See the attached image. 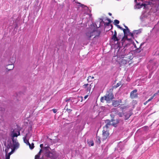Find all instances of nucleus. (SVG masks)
Returning a JSON list of instances; mask_svg holds the SVG:
<instances>
[{
	"instance_id": "nucleus-1",
	"label": "nucleus",
	"mask_w": 159,
	"mask_h": 159,
	"mask_svg": "<svg viewBox=\"0 0 159 159\" xmlns=\"http://www.w3.org/2000/svg\"><path fill=\"white\" fill-rule=\"evenodd\" d=\"M11 139L12 142V143L10 142L8 144L7 147V148L5 150L6 153H7L8 150L10 148H13L16 149L18 148L19 146V143L18 142L16 138L15 139L14 138H11Z\"/></svg>"
},
{
	"instance_id": "nucleus-2",
	"label": "nucleus",
	"mask_w": 159,
	"mask_h": 159,
	"mask_svg": "<svg viewBox=\"0 0 159 159\" xmlns=\"http://www.w3.org/2000/svg\"><path fill=\"white\" fill-rule=\"evenodd\" d=\"M101 33L100 31L97 30H95L92 32H88L86 34L87 39L90 40V38L93 36H94L93 38H96L99 37Z\"/></svg>"
},
{
	"instance_id": "nucleus-3",
	"label": "nucleus",
	"mask_w": 159,
	"mask_h": 159,
	"mask_svg": "<svg viewBox=\"0 0 159 159\" xmlns=\"http://www.w3.org/2000/svg\"><path fill=\"white\" fill-rule=\"evenodd\" d=\"M82 87L86 93L89 94L90 93L91 89H93L94 87V86L93 84L92 83L90 84H85Z\"/></svg>"
},
{
	"instance_id": "nucleus-4",
	"label": "nucleus",
	"mask_w": 159,
	"mask_h": 159,
	"mask_svg": "<svg viewBox=\"0 0 159 159\" xmlns=\"http://www.w3.org/2000/svg\"><path fill=\"white\" fill-rule=\"evenodd\" d=\"M112 89H110L107 91L106 95L104 96L105 100L108 102L114 98V95L112 93Z\"/></svg>"
},
{
	"instance_id": "nucleus-5",
	"label": "nucleus",
	"mask_w": 159,
	"mask_h": 159,
	"mask_svg": "<svg viewBox=\"0 0 159 159\" xmlns=\"http://www.w3.org/2000/svg\"><path fill=\"white\" fill-rule=\"evenodd\" d=\"M49 148H50L48 146L45 147L44 148V149L45 150V155L48 157L53 158L54 153L53 152H50L49 150Z\"/></svg>"
},
{
	"instance_id": "nucleus-6",
	"label": "nucleus",
	"mask_w": 159,
	"mask_h": 159,
	"mask_svg": "<svg viewBox=\"0 0 159 159\" xmlns=\"http://www.w3.org/2000/svg\"><path fill=\"white\" fill-rule=\"evenodd\" d=\"M109 131H107L105 130V129H103L102 130V141L106 140L109 137Z\"/></svg>"
},
{
	"instance_id": "nucleus-7",
	"label": "nucleus",
	"mask_w": 159,
	"mask_h": 159,
	"mask_svg": "<svg viewBox=\"0 0 159 159\" xmlns=\"http://www.w3.org/2000/svg\"><path fill=\"white\" fill-rule=\"evenodd\" d=\"M125 60L123 55H121L120 57H119L117 58V60L118 61L119 63L121 65H124L127 63L126 61Z\"/></svg>"
},
{
	"instance_id": "nucleus-8",
	"label": "nucleus",
	"mask_w": 159,
	"mask_h": 159,
	"mask_svg": "<svg viewBox=\"0 0 159 159\" xmlns=\"http://www.w3.org/2000/svg\"><path fill=\"white\" fill-rule=\"evenodd\" d=\"M137 90L135 89L131 92L130 96L131 98L134 99L138 97V94L137 93Z\"/></svg>"
},
{
	"instance_id": "nucleus-9",
	"label": "nucleus",
	"mask_w": 159,
	"mask_h": 159,
	"mask_svg": "<svg viewBox=\"0 0 159 159\" xmlns=\"http://www.w3.org/2000/svg\"><path fill=\"white\" fill-rule=\"evenodd\" d=\"M122 102L121 99L118 100H113L112 101V105L115 107H118L120 105V103Z\"/></svg>"
},
{
	"instance_id": "nucleus-10",
	"label": "nucleus",
	"mask_w": 159,
	"mask_h": 159,
	"mask_svg": "<svg viewBox=\"0 0 159 159\" xmlns=\"http://www.w3.org/2000/svg\"><path fill=\"white\" fill-rule=\"evenodd\" d=\"M123 56L125 58V60L126 61L127 63L129 62V61L132 59L131 56H129L128 55L126 56L123 55Z\"/></svg>"
},
{
	"instance_id": "nucleus-11",
	"label": "nucleus",
	"mask_w": 159,
	"mask_h": 159,
	"mask_svg": "<svg viewBox=\"0 0 159 159\" xmlns=\"http://www.w3.org/2000/svg\"><path fill=\"white\" fill-rule=\"evenodd\" d=\"M111 39L114 41H119L120 39V38H119V36L117 37V35L114 34L111 38Z\"/></svg>"
},
{
	"instance_id": "nucleus-12",
	"label": "nucleus",
	"mask_w": 159,
	"mask_h": 159,
	"mask_svg": "<svg viewBox=\"0 0 159 159\" xmlns=\"http://www.w3.org/2000/svg\"><path fill=\"white\" fill-rule=\"evenodd\" d=\"M125 40H127L129 41L130 43H132V40L131 39H128L127 38H127H124V36L122 38V39L121 40V42L122 44H123L125 41Z\"/></svg>"
},
{
	"instance_id": "nucleus-13",
	"label": "nucleus",
	"mask_w": 159,
	"mask_h": 159,
	"mask_svg": "<svg viewBox=\"0 0 159 159\" xmlns=\"http://www.w3.org/2000/svg\"><path fill=\"white\" fill-rule=\"evenodd\" d=\"M6 69L8 70H12L14 67V66L13 65V64H9L7 65L6 66Z\"/></svg>"
},
{
	"instance_id": "nucleus-14",
	"label": "nucleus",
	"mask_w": 159,
	"mask_h": 159,
	"mask_svg": "<svg viewBox=\"0 0 159 159\" xmlns=\"http://www.w3.org/2000/svg\"><path fill=\"white\" fill-rule=\"evenodd\" d=\"M124 29L125 30V32H123L124 35V38H127V33H129L130 32L128 28L127 29Z\"/></svg>"
},
{
	"instance_id": "nucleus-15",
	"label": "nucleus",
	"mask_w": 159,
	"mask_h": 159,
	"mask_svg": "<svg viewBox=\"0 0 159 159\" xmlns=\"http://www.w3.org/2000/svg\"><path fill=\"white\" fill-rule=\"evenodd\" d=\"M96 142L98 144H100L101 143V139L100 138L99 136H98L97 135L96 136Z\"/></svg>"
},
{
	"instance_id": "nucleus-16",
	"label": "nucleus",
	"mask_w": 159,
	"mask_h": 159,
	"mask_svg": "<svg viewBox=\"0 0 159 159\" xmlns=\"http://www.w3.org/2000/svg\"><path fill=\"white\" fill-rule=\"evenodd\" d=\"M134 35H137L140 34L141 32V29H139L138 30H134Z\"/></svg>"
},
{
	"instance_id": "nucleus-17",
	"label": "nucleus",
	"mask_w": 159,
	"mask_h": 159,
	"mask_svg": "<svg viewBox=\"0 0 159 159\" xmlns=\"http://www.w3.org/2000/svg\"><path fill=\"white\" fill-rule=\"evenodd\" d=\"M87 142L89 146H93L94 145V143L93 140H87Z\"/></svg>"
},
{
	"instance_id": "nucleus-18",
	"label": "nucleus",
	"mask_w": 159,
	"mask_h": 159,
	"mask_svg": "<svg viewBox=\"0 0 159 159\" xmlns=\"http://www.w3.org/2000/svg\"><path fill=\"white\" fill-rule=\"evenodd\" d=\"M121 85V82H119L118 83H117L116 85L113 86V88L116 89V88L119 87Z\"/></svg>"
},
{
	"instance_id": "nucleus-19",
	"label": "nucleus",
	"mask_w": 159,
	"mask_h": 159,
	"mask_svg": "<svg viewBox=\"0 0 159 159\" xmlns=\"http://www.w3.org/2000/svg\"><path fill=\"white\" fill-rule=\"evenodd\" d=\"M30 147V148L31 149H33L34 148V144L33 143H32L31 144L29 143H28V144H27Z\"/></svg>"
},
{
	"instance_id": "nucleus-20",
	"label": "nucleus",
	"mask_w": 159,
	"mask_h": 159,
	"mask_svg": "<svg viewBox=\"0 0 159 159\" xmlns=\"http://www.w3.org/2000/svg\"><path fill=\"white\" fill-rule=\"evenodd\" d=\"M119 122V120H116V121L115 122H113L111 124V125H112L116 127V124H118Z\"/></svg>"
},
{
	"instance_id": "nucleus-21",
	"label": "nucleus",
	"mask_w": 159,
	"mask_h": 159,
	"mask_svg": "<svg viewBox=\"0 0 159 159\" xmlns=\"http://www.w3.org/2000/svg\"><path fill=\"white\" fill-rule=\"evenodd\" d=\"M157 94V93H155L149 99H148L147 101L148 102L151 101L154 98V97Z\"/></svg>"
},
{
	"instance_id": "nucleus-22",
	"label": "nucleus",
	"mask_w": 159,
	"mask_h": 159,
	"mask_svg": "<svg viewBox=\"0 0 159 159\" xmlns=\"http://www.w3.org/2000/svg\"><path fill=\"white\" fill-rule=\"evenodd\" d=\"M105 123L106 124H107V125H108L109 126L111 125V121L109 120H106Z\"/></svg>"
},
{
	"instance_id": "nucleus-23",
	"label": "nucleus",
	"mask_w": 159,
	"mask_h": 159,
	"mask_svg": "<svg viewBox=\"0 0 159 159\" xmlns=\"http://www.w3.org/2000/svg\"><path fill=\"white\" fill-rule=\"evenodd\" d=\"M109 125H107V124H106L105 126L103 127V129H105V130H107V131H109L108 129L109 128Z\"/></svg>"
},
{
	"instance_id": "nucleus-24",
	"label": "nucleus",
	"mask_w": 159,
	"mask_h": 159,
	"mask_svg": "<svg viewBox=\"0 0 159 159\" xmlns=\"http://www.w3.org/2000/svg\"><path fill=\"white\" fill-rule=\"evenodd\" d=\"M11 148V152H10L8 154V155H9V156H10L13 153V152H14L15 150L16 149H15L13 148Z\"/></svg>"
},
{
	"instance_id": "nucleus-25",
	"label": "nucleus",
	"mask_w": 159,
	"mask_h": 159,
	"mask_svg": "<svg viewBox=\"0 0 159 159\" xmlns=\"http://www.w3.org/2000/svg\"><path fill=\"white\" fill-rule=\"evenodd\" d=\"M20 132H19V134L18 135L16 133H14L13 134L12 138H14V137H17L18 136L20 135Z\"/></svg>"
},
{
	"instance_id": "nucleus-26",
	"label": "nucleus",
	"mask_w": 159,
	"mask_h": 159,
	"mask_svg": "<svg viewBox=\"0 0 159 159\" xmlns=\"http://www.w3.org/2000/svg\"><path fill=\"white\" fill-rule=\"evenodd\" d=\"M42 151V150L41 149L40 150L39 153H38V154L35 156V157H40V155L41 154V153ZM36 158H37V157H36Z\"/></svg>"
},
{
	"instance_id": "nucleus-27",
	"label": "nucleus",
	"mask_w": 159,
	"mask_h": 159,
	"mask_svg": "<svg viewBox=\"0 0 159 159\" xmlns=\"http://www.w3.org/2000/svg\"><path fill=\"white\" fill-rule=\"evenodd\" d=\"M94 78V77L93 76H89L88 77V78L87 79V81L88 82H90L91 81L90 80V79H93Z\"/></svg>"
},
{
	"instance_id": "nucleus-28",
	"label": "nucleus",
	"mask_w": 159,
	"mask_h": 159,
	"mask_svg": "<svg viewBox=\"0 0 159 159\" xmlns=\"http://www.w3.org/2000/svg\"><path fill=\"white\" fill-rule=\"evenodd\" d=\"M24 142L26 143L27 144H28V143H29V140L26 139V138H25L24 139Z\"/></svg>"
},
{
	"instance_id": "nucleus-29",
	"label": "nucleus",
	"mask_w": 159,
	"mask_h": 159,
	"mask_svg": "<svg viewBox=\"0 0 159 159\" xmlns=\"http://www.w3.org/2000/svg\"><path fill=\"white\" fill-rule=\"evenodd\" d=\"M114 23L115 25H117L119 23V21L117 20H114Z\"/></svg>"
},
{
	"instance_id": "nucleus-30",
	"label": "nucleus",
	"mask_w": 159,
	"mask_h": 159,
	"mask_svg": "<svg viewBox=\"0 0 159 159\" xmlns=\"http://www.w3.org/2000/svg\"><path fill=\"white\" fill-rule=\"evenodd\" d=\"M117 27L120 29L121 30H122L123 32H125V30L124 29H123L122 27H120V25H117Z\"/></svg>"
},
{
	"instance_id": "nucleus-31",
	"label": "nucleus",
	"mask_w": 159,
	"mask_h": 159,
	"mask_svg": "<svg viewBox=\"0 0 159 159\" xmlns=\"http://www.w3.org/2000/svg\"><path fill=\"white\" fill-rule=\"evenodd\" d=\"M129 35H130V36L132 37L133 38V39L134 38V31H133V33H132L131 32H129Z\"/></svg>"
},
{
	"instance_id": "nucleus-32",
	"label": "nucleus",
	"mask_w": 159,
	"mask_h": 159,
	"mask_svg": "<svg viewBox=\"0 0 159 159\" xmlns=\"http://www.w3.org/2000/svg\"><path fill=\"white\" fill-rule=\"evenodd\" d=\"M130 115H127L125 116V120H127L130 116Z\"/></svg>"
},
{
	"instance_id": "nucleus-33",
	"label": "nucleus",
	"mask_w": 159,
	"mask_h": 159,
	"mask_svg": "<svg viewBox=\"0 0 159 159\" xmlns=\"http://www.w3.org/2000/svg\"><path fill=\"white\" fill-rule=\"evenodd\" d=\"M135 47L136 48H137V49H136L135 51L136 52L139 53L141 52V50L140 49H138L136 47V46H135Z\"/></svg>"
},
{
	"instance_id": "nucleus-34",
	"label": "nucleus",
	"mask_w": 159,
	"mask_h": 159,
	"mask_svg": "<svg viewBox=\"0 0 159 159\" xmlns=\"http://www.w3.org/2000/svg\"><path fill=\"white\" fill-rule=\"evenodd\" d=\"M104 100H105L104 97H102L100 99L101 102H104Z\"/></svg>"
},
{
	"instance_id": "nucleus-35",
	"label": "nucleus",
	"mask_w": 159,
	"mask_h": 159,
	"mask_svg": "<svg viewBox=\"0 0 159 159\" xmlns=\"http://www.w3.org/2000/svg\"><path fill=\"white\" fill-rule=\"evenodd\" d=\"M118 115L120 117H122L123 115V113L122 112H119L118 113Z\"/></svg>"
},
{
	"instance_id": "nucleus-36",
	"label": "nucleus",
	"mask_w": 159,
	"mask_h": 159,
	"mask_svg": "<svg viewBox=\"0 0 159 159\" xmlns=\"http://www.w3.org/2000/svg\"><path fill=\"white\" fill-rule=\"evenodd\" d=\"M52 110L53 111V112L54 113H56L57 112V110L56 109H52Z\"/></svg>"
},
{
	"instance_id": "nucleus-37",
	"label": "nucleus",
	"mask_w": 159,
	"mask_h": 159,
	"mask_svg": "<svg viewBox=\"0 0 159 159\" xmlns=\"http://www.w3.org/2000/svg\"><path fill=\"white\" fill-rule=\"evenodd\" d=\"M80 98V99H79V101H80V102H82L83 100V97H79Z\"/></svg>"
},
{
	"instance_id": "nucleus-38",
	"label": "nucleus",
	"mask_w": 159,
	"mask_h": 159,
	"mask_svg": "<svg viewBox=\"0 0 159 159\" xmlns=\"http://www.w3.org/2000/svg\"><path fill=\"white\" fill-rule=\"evenodd\" d=\"M88 96H89V94H87V95H85V96H84V98L85 99H86V98L88 97Z\"/></svg>"
},
{
	"instance_id": "nucleus-39",
	"label": "nucleus",
	"mask_w": 159,
	"mask_h": 159,
	"mask_svg": "<svg viewBox=\"0 0 159 159\" xmlns=\"http://www.w3.org/2000/svg\"><path fill=\"white\" fill-rule=\"evenodd\" d=\"M37 158H36V157H35V159H43L42 158H40V157H36Z\"/></svg>"
},
{
	"instance_id": "nucleus-40",
	"label": "nucleus",
	"mask_w": 159,
	"mask_h": 159,
	"mask_svg": "<svg viewBox=\"0 0 159 159\" xmlns=\"http://www.w3.org/2000/svg\"><path fill=\"white\" fill-rule=\"evenodd\" d=\"M107 20H108V22L110 23H111V20L110 19H108Z\"/></svg>"
},
{
	"instance_id": "nucleus-41",
	"label": "nucleus",
	"mask_w": 159,
	"mask_h": 159,
	"mask_svg": "<svg viewBox=\"0 0 159 159\" xmlns=\"http://www.w3.org/2000/svg\"><path fill=\"white\" fill-rule=\"evenodd\" d=\"M10 156L8 155V156L6 157V159H10Z\"/></svg>"
},
{
	"instance_id": "nucleus-42",
	"label": "nucleus",
	"mask_w": 159,
	"mask_h": 159,
	"mask_svg": "<svg viewBox=\"0 0 159 159\" xmlns=\"http://www.w3.org/2000/svg\"><path fill=\"white\" fill-rule=\"evenodd\" d=\"M148 102H147V101H146V102H144V105H146V104L148 103Z\"/></svg>"
},
{
	"instance_id": "nucleus-43",
	"label": "nucleus",
	"mask_w": 159,
	"mask_h": 159,
	"mask_svg": "<svg viewBox=\"0 0 159 159\" xmlns=\"http://www.w3.org/2000/svg\"><path fill=\"white\" fill-rule=\"evenodd\" d=\"M124 26L125 27V29H127L128 28V27L125 25H124Z\"/></svg>"
},
{
	"instance_id": "nucleus-44",
	"label": "nucleus",
	"mask_w": 159,
	"mask_h": 159,
	"mask_svg": "<svg viewBox=\"0 0 159 159\" xmlns=\"http://www.w3.org/2000/svg\"><path fill=\"white\" fill-rule=\"evenodd\" d=\"M114 34L117 35V32L116 30L114 31Z\"/></svg>"
},
{
	"instance_id": "nucleus-45",
	"label": "nucleus",
	"mask_w": 159,
	"mask_h": 159,
	"mask_svg": "<svg viewBox=\"0 0 159 159\" xmlns=\"http://www.w3.org/2000/svg\"><path fill=\"white\" fill-rule=\"evenodd\" d=\"M43 144H40V146L41 148H42L43 147Z\"/></svg>"
},
{
	"instance_id": "nucleus-46",
	"label": "nucleus",
	"mask_w": 159,
	"mask_h": 159,
	"mask_svg": "<svg viewBox=\"0 0 159 159\" xmlns=\"http://www.w3.org/2000/svg\"><path fill=\"white\" fill-rule=\"evenodd\" d=\"M110 23H109V22H108V23H106V25H109V24H110Z\"/></svg>"
},
{
	"instance_id": "nucleus-47",
	"label": "nucleus",
	"mask_w": 159,
	"mask_h": 159,
	"mask_svg": "<svg viewBox=\"0 0 159 159\" xmlns=\"http://www.w3.org/2000/svg\"><path fill=\"white\" fill-rule=\"evenodd\" d=\"M80 6H81V7H84V5H83V4H81V5H80Z\"/></svg>"
},
{
	"instance_id": "nucleus-48",
	"label": "nucleus",
	"mask_w": 159,
	"mask_h": 159,
	"mask_svg": "<svg viewBox=\"0 0 159 159\" xmlns=\"http://www.w3.org/2000/svg\"><path fill=\"white\" fill-rule=\"evenodd\" d=\"M108 14L109 16H111V14L110 13H109Z\"/></svg>"
},
{
	"instance_id": "nucleus-49",
	"label": "nucleus",
	"mask_w": 159,
	"mask_h": 159,
	"mask_svg": "<svg viewBox=\"0 0 159 159\" xmlns=\"http://www.w3.org/2000/svg\"><path fill=\"white\" fill-rule=\"evenodd\" d=\"M118 36H119V38H120L121 39V35H118Z\"/></svg>"
},
{
	"instance_id": "nucleus-50",
	"label": "nucleus",
	"mask_w": 159,
	"mask_h": 159,
	"mask_svg": "<svg viewBox=\"0 0 159 159\" xmlns=\"http://www.w3.org/2000/svg\"><path fill=\"white\" fill-rule=\"evenodd\" d=\"M67 110H70V111H71V110H70V109H67Z\"/></svg>"
},
{
	"instance_id": "nucleus-51",
	"label": "nucleus",
	"mask_w": 159,
	"mask_h": 159,
	"mask_svg": "<svg viewBox=\"0 0 159 159\" xmlns=\"http://www.w3.org/2000/svg\"><path fill=\"white\" fill-rule=\"evenodd\" d=\"M111 121H115L114 120H113V119H112Z\"/></svg>"
},
{
	"instance_id": "nucleus-52",
	"label": "nucleus",
	"mask_w": 159,
	"mask_h": 159,
	"mask_svg": "<svg viewBox=\"0 0 159 159\" xmlns=\"http://www.w3.org/2000/svg\"><path fill=\"white\" fill-rule=\"evenodd\" d=\"M158 93H159V90H158Z\"/></svg>"
},
{
	"instance_id": "nucleus-53",
	"label": "nucleus",
	"mask_w": 159,
	"mask_h": 159,
	"mask_svg": "<svg viewBox=\"0 0 159 159\" xmlns=\"http://www.w3.org/2000/svg\"><path fill=\"white\" fill-rule=\"evenodd\" d=\"M111 27L112 28V25H111Z\"/></svg>"
}]
</instances>
